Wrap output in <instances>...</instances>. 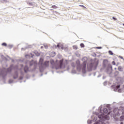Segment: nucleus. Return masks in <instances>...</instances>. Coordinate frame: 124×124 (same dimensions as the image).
<instances>
[{"label":"nucleus","instance_id":"56","mask_svg":"<svg viewBox=\"0 0 124 124\" xmlns=\"http://www.w3.org/2000/svg\"><path fill=\"white\" fill-rule=\"evenodd\" d=\"M24 82V83H26V80H25Z\"/></svg>","mask_w":124,"mask_h":124},{"label":"nucleus","instance_id":"37","mask_svg":"<svg viewBox=\"0 0 124 124\" xmlns=\"http://www.w3.org/2000/svg\"><path fill=\"white\" fill-rule=\"evenodd\" d=\"M44 47H45V48H46V49H48V46H47V45H44Z\"/></svg>","mask_w":124,"mask_h":124},{"label":"nucleus","instance_id":"8","mask_svg":"<svg viewBox=\"0 0 124 124\" xmlns=\"http://www.w3.org/2000/svg\"><path fill=\"white\" fill-rule=\"evenodd\" d=\"M106 72L107 73V74H109L110 77H113V76H111L112 72H113V67H112L111 64H108V65L106 69Z\"/></svg>","mask_w":124,"mask_h":124},{"label":"nucleus","instance_id":"9","mask_svg":"<svg viewBox=\"0 0 124 124\" xmlns=\"http://www.w3.org/2000/svg\"><path fill=\"white\" fill-rule=\"evenodd\" d=\"M102 108V105H101L100 107H99V112L100 113H101V114H102V113H104L105 114H107V113H108V109H107V108H103V110L101 109Z\"/></svg>","mask_w":124,"mask_h":124},{"label":"nucleus","instance_id":"46","mask_svg":"<svg viewBox=\"0 0 124 124\" xmlns=\"http://www.w3.org/2000/svg\"><path fill=\"white\" fill-rule=\"evenodd\" d=\"M21 75H24V72H21Z\"/></svg>","mask_w":124,"mask_h":124},{"label":"nucleus","instance_id":"31","mask_svg":"<svg viewBox=\"0 0 124 124\" xmlns=\"http://www.w3.org/2000/svg\"><path fill=\"white\" fill-rule=\"evenodd\" d=\"M92 120H88V121H87V123H88V124H92Z\"/></svg>","mask_w":124,"mask_h":124},{"label":"nucleus","instance_id":"7","mask_svg":"<svg viewBox=\"0 0 124 124\" xmlns=\"http://www.w3.org/2000/svg\"><path fill=\"white\" fill-rule=\"evenodd\" d=\"M98 117L100 120H99L98 121L94 123L93 124H106L105 122H104L105 121L103 120V118H104V115H103V114H100Z\"/></svg>","mask_w":124,"mask_h":124},{"label":"nucleus","instance_id":"21","mask_svg":"<svg viewBox=\"0 0 124 124\" xmlns=\"http://www.w3.org/2000/svg\"><path fill=\"white\" fill-rule=\"evenodd\" d=\"M108 54L109 55H111V56H113V55H114V53H113V51L111 50L108 51Z\"/></svg>","mask_w":124,"mask_h":124},{"label":"nucleus","instance_id":"55","mask_svg":"<svg viewBox=\"0 0 124 124\" xmlns=\"http://www.w3.org/2000/svg\"><path fill=\"white\" fill-rule=\"evenodd\" d=\"M114 69L115 70H116L117 69V68H115Z\"/></svg>","mask_w":124,"mask_h":124},{"label":"nucleus","instance_id":"54","mask_svg":"<svg viewBox=\"0 0 124 124\" xmlns=\"http://www.w3.org/2000/svg\"><path fill=\"white\" fill-rule=\"evenodd\" d=\"M24 48H21V50H24Z\"/></svg>","mask_w":124,"mask_h":124},{"label":"nucleus","instance_id":"35","mask_svg":"<svg viewBox=\"0 0 124 124\" xmlns=\"http://www.w3.org/2000/svg\"><path fill=\"white\" fill-rule=\"evenodd\" d=\"M96 48V49H102V47L101 46H97Z\"/></svg>","mask_w":124,"mask_h":124},{"label":"nucleus","instance_id":"16","mask_svg":"<svg viewBox=\"0 0 124 124\" xmlns=\"http://www.w3.org/2000/svg\"><path fill=\"white\" fill-rule=\"evenodd\" d=\"M118 70H119V71H120L121 72H123L124 71V68H123V67H122L121 66H119L118 67Z\"/></svg>","mask_w":124,"mask_h":124},{"label":"nucleus","instance_id":"6","mask_svg":"<svg viewBox=\"0 0 124 124\" xmlns=\"http://www.w3.org/2000/svg\"><path fill=\"white\" fill-rule=\"evenodd\" d=\"M97 65H98V61L94 62H91L90 63L89 65L88 66L87 68L89 71H92L93 70V67L94 66L95 69H96V67H97Z\"/></svg>","mask_w":124,"mask_h":124},{"label":"nucleus","instance_id":"57","mask_svg":"<svg viewBox=\"0 0 124 124\" xmlns=\"http://www.w3.org/2000/svg\"><path fill=\"white\" fill-rule=\"evenodd\" d=\"M45 74L46 75V74H47V73H46Z\"/></svg>","mask_w":124,"mask_h":124},{"label":"nucleus","instance_id":"47","mask_svg":"<svg viewBox=\"0 0 124 124\" xmlns=\"http://www.w3.org/2000/svg\"><path fill=\"white\" fill-rule=\"evenodd\" d=\"M96 74V73H93V76H95Z\"/></svg>","mask_w":124,"mask_h":124},{"label":"nucleus","instance_id":"41","mask_svg":"<svg viewBox=\"0 0 124 124\" xmlns=\"http://www.w3.org/2000/svg\"><path fill=\"white\" fill-rule=\"evenodd\" d=\"M118 93H122V89H119Z\"/></svg>","mask_w":124,"mask_h":124},{"label":"nucleus","instance_id":"27","mask_svg":"<svg viewBox=\"0 0 124 124\" xmlns=\"http://www.w3.org/2000/svg\"><path fill=\"white\" fill-rule=\"evenodd\" d=\"M52 8H54V9H56V8H58V7L56 5H53L52 6Z\"/></svg>","mask_w":124,"mask_h":124},{"label":"nucleus","instance_id":"40","mask_svg":"<svg viewBox=\"0 0 124 124\" xmlns=\"http://www.w3.org/2000/svg\"><path fill=\"white\" fill-rule=\"evenodd\" d=\"M19 80H23V77H20Z\"/></svg>","mask_w":124,"mask_h":124},{"label":"nucleus","instance_id":"29","mask_svg":"<svg viewBox=\"0 0 124 124\" xmlns=\"http://www.w3.org/2000/svg\"><path fill=\"white\" fill-rule=\"evenodd\" d=\"M106 106L107 108H108V109H110V104H107Z\"/></svg>","mask_w":124,"mask_h":124},{"label":"nucleus","instance_id":"19","mask_svg":"<svg viewBox=\"0 0 124 124\" xmlns=\"http://www.w3.org/2000/svg\"><path fill=\"white\" fill-rule=\"evenodd\" d=\"M0 2H2L3 3H6L7 2V0H0Z\"/></svg>","mask_w":124,"mask_h":124},{"label":"nucleus","instance_id":"45","mask_svg":"<svg viewBox=\"0 0 124 124\" xmlns=\"http://www.w3.org/2000/svg\"><path fill=\"white\" fill-rule=\"evenodd\" d=\"M57 47H58V48H60V45L58 44L57 45Z\"/></svg>","mask_w":124,"mask_h":124},{"label":"nucleus","instance_id":"52","mask_svg":"<svg viewBox=\"0 0 124 124\" xmlns=\"http://www.w3.org/2000/svg\"><path fill=\"white\" fill-rule=\"evenodd\" d=\"M120 124H124V123L121 122V123H120Z\"/></svg>","mask_w":124,"mask_h":124},{"label":"nucleus","instance_id":"14","mask_svg":"<svg viewBox=\"0 0 124 124\" xmlns=\"http://www.w3.org/2000/svg\"><path fill=\"white\" fill-rule=\"evenodd\" d=\"M18 72L16 71L15 72V74H14V76H13L14 79H17V78H18Z\"/></svg>","mask_w":124,"mask_h":124},{"label":"nucleus","instance_id":"33","mask_svg":"<svg viewBox=\"0 0 124 124\" xmlns=\"http://www.w3.org/2000/svg\"><path fill=\"white\" fill-rule=\"evenodd\" d=\"M103 85H104V86H106V85H107V81H105L103 83Z\"/></svg>","mask_w":124,"mask_h":124},{"label":"nucleus","instance_id":"60","mask_svg":"<svg viewBox=\"0 0 124 124\" xmlns=\"http://www.w3.org/2000/svg\"><path fill=\"white\" fill-rule=\"evenodd\" d=\"M20 83H22V81H20Z\"/></svg>","mask_w":124,"mask_h":124},{"label":"nucleus","instance_id":"38","mask_svg":"<svg viewBox=\"0 0 124 124\" xmlns=\"http://www.w3.org/2000/svg\"><path fill=\"white\" fill-rule=\"evenodd\" d=\"M72 66L73 67H74H74H75V65H74V63H72Z\"/></svg>","mask_w":124,"mask_h":124},{"label":"nucleus","instance_id":"15","mask_svg":"<svg viewBox=\"0 0 124 124\" xmlns=\"http://www.w3.org/2000/svg\"><path fill=\"white\" fill-rule=\"evenodd\" d=\"M24 72H25V73H27L28 72V71H29V67L28 66V65H26L24 67Z\"/></svg>","mask_w":124,"mask_h":124},{"label":"nucleus","instance_id":"53","mask_svg":"<svg viewBox=\"0 0 124 124\" xmlns=\"http://www.w3.org/2000/svg\"><path fill=\"white\" fill-rule=\"evenodd\" d=\"M52 73L54 74V71H52Z\"/></svg>","mask_w":124,"mask_h":124},{"label":"nucleus","instance_id":"50","mask_svg":"<svg viewBox=\"0 0 124 124\" xmlns=\"http://www.w3.org/2000/svg\"><path fill=\"white\" fill-rule=\"evenodd\" d=\"M41 76V77L43 76V74H41V76Z\"/></svg>","mask_w":124,"mask_h":124},{"label":"nucleus","instance_id":"11","mask_svg":"<svg viewBox=\"0 0 124 124\" xmlns=\"http://www.w3.org/2000/svg\"><path fill=\"white\" fill-rule=\"evenodd\" d=\"M108 64H109L108 63V60H107V59L104 60L103 62V67H107L108 66Z\"/></svg>","mask_w":124,"mask_h":124},{"label":"nucleus","instance_id":"48","mask_svg":"<svg viewBox=\"0 0 124 124\" xmlns=\"http://www.w3.org/2000/svg\"><path fill=\"white\" fill-rule=\"evenodd\" d=\"M67 70L69 71V67H68L67 68Z\"/></svg>","mask_w":124,"mask_h":124},{"label":"nucleus","instance_id":"10","mask_svg":"<svg viewBox=\"0 0 124 124\" xmlns=\"http://www.w3.org/2000/svg\"><path fill=\"white\" fill-rule=\"evenodd\" d=\"M30 66H32L33 65L34 66V69H36V67H37V63L33 60H32L29 63Z\"/></svg>","mask_w":124,"mask_h":124},{"label":"nucleus","instance_id":"5","mask_svg":"<svg viewBox=\"0 0 124 124\" xmlns=\"http://www.w3.org/2000/svg\"><path fill=\"white\" fill-rule=\"evenodd\" d=\"M120 112H122V114H124V108L123 107H120V109L118 110V108H115L113 109V112L115 114L116 117H120Z\"/></svg>","mask_w":124,"mask_h":124},{"label":"nucleus","instance_id":"34","mask_svg":"<svg viewBox=\"0 0 124 124\" xmlns=\"http://www.w3.org/2000/svg\"><path fill=\"white\" fill-rule=\"evenodd\" d=\"M112 63L113 65H116V62H115V61H113L112 62Z\"/></svg>","mask_w":124,"mask_h":124},{"label":"nucleus","instance_id":"3","mask_svg":"<svg viewBox=\"0 0 124 124\" xmlns=\"http://www.w3.org/2000/svg\"><path fill=\"white\" fill-rule=\"evenodd\" d=\"M39 64L40 72H43L45 68L49 66V61H46L43 63V59L40 58L39 60Z\"/></svg>","mask_w":124,"mask_h":124},{"label":"nucleus","instance_id":"12","mask_svg":"<svg viewBox=\"0 0 124 124\" xmlns=\"http://www.w3.org/2000/svg\"><path fill=\"white\" fill-rule=\"evenodd\" d=\"M113 88H114V92H117L120 88H121V85L120 84H117V85H115L113 86Z\"/></svg>","mask_w":124,"mask_h":124},{"label":"nucleus","instance_id":"32","mask_svg":"<svg viewBox=\"0 0 124 124\" xmlns=\"http://www.w3.org/2000/svg\"><path fill=\"white\" fill-rule=\"evenodd\" d=\"M73 48L75 50H77V49H78L77 46H73Z\"/></svg>","mask_w":124,"mask_h":124},{"label":"nucleus","instance_id":"13","mask_svg":"<svg viewBox=\"0 0 124 124\" xmlns=\"http://www.w3.org/2000/svg\"><path fill=\"white\" fill-rule=\"evenodd\" d=\"M118 76H120V72L115 71L114 73V77H118Z\"/></svg>","mask_w":124,"mask_h":124},{"label":"nucleus","instance_id":"61","mask_svg":"<svg viewBox=\"0 0 124 124\" xmlns=\"http://www.w3.org/2000/svg\"><path fill=\"white\" fill-rule=\"evenodd\" d=\"M90 76H91V74L90 75Z\"/></svg>","mask_w":124,"mask_h":124},{"label":"nucleus","instance_id":"43","mask_svg":"<svg viewBox=\"0 0 124 124\" xmlns=\"http://www.w3.org/2000/svg\"><path fill=\"white\" fill-rule=\"evenodd\" d=\"M119 57H120V59H122V60H123L124 59V57H123L122 56H120Z\"/></svg>","mask_w":124,"mask_h":124},{"label":"nucleus","instance_id":"39","mask_svg":"<svg viewBox=\"0 0 124 124\" xmlns=\"http://www.w3.org/2000/svg\"><path fill=\"white\" fill-rule=\"evenodd\" d=\"M112 19H113V20H114V21H116V20H117V18H116V17H112Z\"/></svg>","mask_w":124,"mask_h":124},{"label":"nucleus","instance_id":"36","mask_svg":"<svg viewBox=\"0 0 124 124\" xmlns=\"http://www.w3.org/2000/svg\"><path fill=\"white\" fill-rule=\"evenodd\" d=\"M8 46L10 47V48H12V47H13V45H9Z\"/></svg>","mask_w":124,"mask_h":124},{"label":"nucleus","instance_id":"28","mask_svg":"<svg viewBox=\"0 0 124 124\" xmlns=\"http://www.w3.org/2000/svg\"><path fill=\"white\" fill-rule=\"evenodd\" d=\"M11 83H13V80L12 79H10L9 80V84H11Z\"/></svg>","mask_w":124,"mask_h":124},{"label":"nucleus","instance_id":"44","mask_svg":"<svg viewBox=\"0 0 124 124\" xmlns=\"http://www.w3.org/2000/svg\"><path fill=\"white\" fill-rule=\"evenodd\" d=\"M99 77H101V75H99L97 76V78H99Z\"/></svg>","mask_w":124,"mask_h":124},{"label":"nucleus","instance_id":"59","mask_svg":"<svg viewBox=\"0 0 124 124\" xmlns=\"http://www.w3.org/2000/svg\"><path fill=\"white\" fill-rule=\"evenodd\" d=\"M8 58H9V56H8Z\"/></svg>","mask_w":124,"mask_h":124},{"label":"nucleus","instance_id":"22","mask_svg":"<svg viewBox=\"0 0 124 124\" xmlns=\"http://www.w3.org/2000/svg\"><path fill=\"white\" fill-rule=\"evenodd\" d=\"M71 73H72V74H76V70H74V69H73L72 70Z\"/></svg>","mask_w":124,"mask_h":124},{"label":"nucleus","instance_id":"51","mask_svg":"<svg viewBox=\"0 0 124 124\" xmlns=\"http://www.w3.org/2000/svg\"><path fill=\"white\" fill-rule=\"evenodd\" d=\"M61 48L62 49V50H63V47H61Z\"/></svg>","mask_w":124,"mask_h":124},{"label":"nucleus","instance_id":"2","mask_svg":"<svg viewBox=\"0 0 124 124\" xmlns=\"http://www.w3.org/2000/svg\"><path fill=\"white\" fill-rule=\"evenodd\" d=\"M50 63L52 65V68H55V69H61L62 68H65V65L63 64V62L62 60H60L59 63L55 62V61L53 60L50 61Z\"/></svg>","mask_w":124,"mask_h":124},{"label":"nucleus","instance_id":"42","mask_svg":"<svg viewBox=\"0 0 124 124\" xmlns=\"http://www.w3.org/2000/svg\"><path fill=\"white\" fill-rule=\"evenodd\" d=\"M79 6H81V7H84L85 8V6L83 5H80Z\"/></svg>","mask_w":124,"mask_h":124},{"label":"nucleus","instance_id":"24","mask_svg":"<svg viewBox=\"0 0 124 124\" xmlns=\"http://www.w3.org/2000/svg\"><path fill=\"white\" fill-rule=\"evenodd\" d=\"M80 46L81 47V48H84V47H85V45H84L83 43H81L80 44Z\"/></svg>","mask_w":124,"mask_h":124},{"label":"nucleus","instance_id":"26","mask_svg":"<svg viewBox=\"0 0 124 124\" xmlns=\"http://www.w3.org/2000/svg\"><path fill=\"white\" fill-rule=\"evenodd\" d=\"M117 81L119 82V83H121V77L117 78Z\"/></svg>","mask_w":124,"mask_h":124},{"label":"nucleus","instance_id":"17","mask_svg":"<svg viewBox=\"0 0 124 124\" xmlns=\"http://www.w3.org/2000/svg\"><path fill=\"white\" fill-rule=\"evenodd\" d=\"M34 53L37 57H39L40 56V54L39 53H38V52H37V51H35L34 52Z\"/></svg>","mask_w":124,"mask_h":124},{"label":"nucleus","instance_id":"49","mask_svg":"<svg viewBox=\"0 0 124 124\" xmlns=\"http://www.w3.org/2000/svg\"><path fill=\"white\" fill-rule=\"evenodd\" d=\"M41 49H43V46H41Z\"/></svg>","mask_w":124,"mask_h":124},{"label":"nucleus","instance_id":"23","mask_svg":"<svg viewBox=\"0 0 124 124\" xmlns=\"http://www.w3.org/2000/svg\"><path fill=\"white\" fill-rule=\"evenodd\" d=\"M2 46H4L5 47H6L7 46V44L6 43H3L1 44Z\"/></svg>","mask_w":124,"mask_h":124},{"label":"nucleus","instance_id":"20","mask_svg":"<svg viewBox=\"0 0 124 124\" xmlns=\"http://www.w3.org/2000/svg\"><path fill=\"white\" fill-rule=\"evenodd\" d=\"M105 120H107L108 121L110 119V117L108 115L105 116Z\"/></svg>","mask_w":124,"mask_h":124},{"label":"nucleus","instance_id":"30","mask_svg":"<svg viewBox=\"0 0 124 124\" xmlns=\"http://www.w3.org/2000/svg\"><path fill=\"white\" fill-rule=\"evenodd\" d=\"M28 4H29L30 5H33V2H28Z\"/></svg>","mask_w":124,"mask_h":124},{"label":"nucleus","instance_id":"18","mask_svg":"<svg viewBox=\"0 0 124 124\" xmlns=\"http://www.w3.org/2000/svg\"><path fill=\"white\" fill-rule=\"evenodd\" d=\"M124 115H122L120 117V122H123V121H124Z\"/></svg>","mask_w":124,"mask_h":124},{"label":"nucleus","instance_id":"4","mask_svg":"<svg viewBox=\"0 0 124 124\" xmlns=\"http://www.w3.org/2000/svg\"><path fill=\"white\" fill-rule=\"evenodd\" d=\"M13 68V65H11L10 67L7 69L6 71H5V70H1V69H0V76L4 78L7 74V72H11Z\"/></svg>","mask_w":124,"mask_h":124},{"label":"nucleus","instance_id":"25","mask_svg":"<svg viewBox=\"0 0 124 124\" xmlns=\"http://www.w3.org/2000/svg\"><path fill=\"white\" fill-rule=\"evenodd\" d=\"M97 121V117H94V119H93V122H96Z\"/></svg>","mask_w":124,"mask_h":124},{"label":"nucleus","instance_id":"58","mask_svg":"<svg viewBox=\"0 0 124 124\" xmlns=\"http://www.w3.org/2000/svg\"><path fill=\"white\" fill-rule=\"evenodd\" d=\"M123 26H124V23L123 24Z\"/></svg>","mask_w":124,"mask_h":124},{"label":"nucleus","instance_id":"1","mask_svg":"<svg viewBox=\"0 0 124 124\" xmlns=\"http://www.w3.org/2000/svg\"><path fill=\"white\" fill-rule=\"evenodd\" d=\"M82 61L83 62L82 65L80 64L79 61L77 62V69L78 71H81L82 70V73L85 74L86 73V66H87V62H88V58L84 57L82 58Z\"/></svg>","mask_w":124,"mask_h":124}]
</instances>
